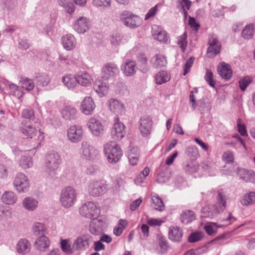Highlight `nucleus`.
Masks as SVG:
<instances>
[{
    "label": "nucleus",
    "mask_w": 255,
    "mask_h": 255,
    "mask_svg": "<svg viewBox=\"0 0 255 255\" xmlns=\"http://www.w3.org/2000/svg\"><path fill=\"white\" fill-rule=\"evenodd\" d=\"M183 236L182 231L178 227H172L170 228L168 236L169 239L174 242L181 241Z\"/></svg>",
    "instance_id": "cd10ccee"
},
{
    "label": "nucleus",
    "mask_w": 255,
    "mask_h": 255,
    "mask_svg": "<svg viewBox=\"0 0 255 255\" xmlns=\"http://www.w3.org/2000/svg\"><path fill=\"white\" fill-rule=\"evenodd\" d=\"M187 35L185 31L184 33L178 37V44L179 45L182 52H184L187 46Z\"/></svg>",
    "instance_id": "3c124183"
},
{
    "label": "nucleus",
    "mask_w": 255,
    "mask_h": 255,
    "mask_svg": "<svg viewBox=\"0 0 255 255\" xmlns=\"http://www.w3.org/2000/svg\"><path fill=\"white\" fill-rule=\"evenodd\" d=\"M152 206L153 208L159 211L164 210L165 207L163 201L157 194L151 195Z\"/></svg>",
    "instance_id": "72a5a7b5"
},
{
    "label": "nucleus",
    "mask_w": 255,
    "mask_h": 255,
    "mask_svg": "<svg viewBox=\"0 0 255 255\" xmlns=\"http://www.w3.org/2000/svg\"><path fill=\"white\" fill-rule=\"evenodd\" d=\"M87 126L91 133L95 136H101L104 132L103 125L99 120L90 118L87 122Z\"/></svg>",
    "instance_id": "4468645a"
},
{
    "label": "nucleus",
    "mask_w": 255,
    "mask_h": 255,
    "mask_svg": "<svg viewBox=\"0 0 255 255\" xmlns=\"http://www.w3.org/2000/svg\"><path fill=\"white\" fill-rule=\"evenodd\" d=\"M80 214L83 217L91 219L97 217L99 214L96 205L92 202H87L80 208Z\"/></svg>",
    "instance_id": "9b49d317"
},
{
    "label": "nucleus",
    "mask_w": 255,
    "mask_h": 255,
    "mask_svg": "<svg viewBox=\"0 0 255 255\" xmlns=\"http://www.w3.org/2000/svg\"><path fill=\"white\" fill-rule=\"evenodd\" d=\"M93 238L89 234H83L78 237L74 242L73 248L76 250L85 251L88 249Z\"/></svg>",
    "instance_id": "f8f14e48"
},
{
    "label": "nucleus",
    "mask_w": 255,
    "mask_h": 255,
    "mask_svg": "<svg viewBox=\"0 0 255 255\" xmlns=\"http://www.w3.org/2000/svg\"><path fill=\"white\" fill-rule=\"evenodd\" d=\"M94 5L97 7H108L111 4V0H93Z\"/></svg>",
    "instance_id": "680f3d73"
},
{
    "label": "nucleus",
    "mask_w": 255,
    "mask_h": 255,
    "mask_svg": "<svg viewBox=\"0 0 255 255\" xmlns=\"http://www.w3.org/2000/svg\"><path fill=\"white\" fill-rule=\"evenodd\" d=\"M90 23L89 19L84 16L79 17L73 25L74 30L78 33H84L90 28Z\"/></svg>",
    "instance_id": "f3484780"
},
{
    "label": "nucleus",
    "mask_w": 255,
    "mask_h": 255,
    "mask_svg": "<svg viewBox=\"0 0 255 255\" xmlns=\"http://www.w3.org/2000/svg\"><path fill=\"white\" fill-rule=\"evenodd\" d=\"M223 158L227 163L233 162V154L231 151H228L225 152L223 155Z\"/></svg>",
    "instance_id": "774afa93"
},
{
    "label": "nucleus",
    "mask_w": 255,
    "mask_h": 255,
    "mask_svg": "<svg viewBox=\"0 0 255 255\" xmlns=\"http://www.w3.org/2000/svg\"><path fill=\"white\" fill-rule=\"evenodd\" d=\"M228 197L223 189H220L217 192V202L214 206L213 212L210 211V208L205 207L202 209V216L205 218L212 219L214 214H218L223 212L226 207V202Z\"/></svg>",
    "instance_id": "f257e3e1"
},
{
    "label": "nucleus",
    "mask_w": 255,
    "mask_h": 255,
    "mask_svg": "<svg viewBox=\"0 0 255 255\" xmlns=\"http://www.w3.org/2000/svg\"><path fill=\"white\" fill-rule=\"evenodd\" d=\"M13 185L19 193H25L28 191L30 182L28 177L23 173H17L13 181Z\"/></svg>",
    "instance_id": "6e6552de"
},
{
    "label": "nucleus",
    "mask_w": 255,
    "mask_h": 255,
    "mask_svg": "<svg viewBox=\"0 0 255 255\" xmlns=\"http://www.w3.org/2000/svg\"><path fill=\"white\" fill-rule=\"evenodd\" d=\"M20 85L22 88L27 91L32 90L34 87V84L31 79L27 78H22L20 81Z\"/></svg>",
    "instance_id": "c03bdc74"
},
{
    "label": "nucleus",
    "mask_w": 255,
    "mask_h": 255,
    "mask_svg": "<svg viewBox=\"0 0 255 255\" xmlns=\"http://www.w3.org/2000/svg\"><path fill=\"white\" fill-rule=\"evenodd\" d=\"M106 228V223L100 220L93 219L91 221L89 231L93 235L98 236L101 235Z\"/></svg>",
    "instance_id": "a211bd4d"
},
{
    "label": "nucleus",
    "mask_w": 255,
    "mask_h": 255,
    "mask_svg": "<svg viewBox=\"0 0 255 255\" xmlns=\"http://www.w3.org/2000/svg\"><path fill=\"white\" fill-rule=\"evenodd\" d=\"M170 177V173L168 169L161 171L157 176L156 180L159 183H164L169 180Z\"/></svg>",
    "instance_id": "ea45409f"
},
{
    "label": "nucleus",
    "mask_w": 255,
    "mask_h": 255,
    "mask_svg": "<svg viewBox=\"0 0 255 255\" xmlns=\"http://www.w3.org/2000/svg\"><path fill=\"white\" fill-rule=\"evenodd\" d=\"M218 72L223 79L226 80H229L233 75L230 66L224 63H223V64L221 66H218Z\"/></svg>",
    "instance_id": "c85d7f7f"
},
{
    "label": "nucleus",
    "mask_w": 255,
    "mask_h": 255,
    "mask_svg": "<svg viewBox=\"0 0 255 255\" xmlns=\"http://www.w3.org/2000/svg\"><path fill=\"white\" fill-rule=\"evenodd\" d=\"M83 129L80 126H71L67 130V136L68 139L73 143H77L82 138Z\"/></svg>",
    "instance_id": "2eb2a0df"
},
{
    "label": "nucleus",
    "mask_w": 255,
    "mask_h": 255,
    "mask_svg": "<svg viewBox=\"0 0 255 255\" xmlns=\"http://www.w3.org/2000/svg\"><path fill=\"white\" fill-rule=\"evenodd\" d=\"M77 193L71 186H67L63 189L60 193V202L64 208L72 207L77 200Z\"/></svg>",
    "instance_id": "20e7f679"
},
{
    "label": "nucleus",
    "mask_w": 255,
    "mask_h": 255,
    "mask_svg": "<svg viewBox=\"0 0 255 255\" xmlns=\"http://www.w3.org/2000/svg\"><path fill=\"white\" fill-rule=\"evenodd\" d=\"M62 43L64 48L67 50L73 49L76 44L75 37L70 34L64 35L62 37Z\"/></svg>",
    "instance_id": "a878e982"
},
{
    "label": "nucleus",
    "mask_w": 255,
    "mask_h": 255,
    "mask_svg": "<svg viewBox=\"0 0 255 255\" xmlns=\"http://www.w3.org/2000/svg\"><path fill=\"white\" fill-rule=\"evenodd\" d=\"M151 62L155 68H161L165 67L167 64V61L164 56L161 55H156L154 56Z\"/></svg>",
    "instance_id": "e433bc0d"
},
{
    "label": "nucleus",
    "mask_w": 255,
    "mask_h": 255,
    "mask_svg": "<svg viewBox=\"0 0 255 255\" xmlns=\"http://www.w3.org/2000/svg\"><path fill=\"white\" fill-rule=\"evenodd\" d=\"M209 251L208 247L207 245L197 248L195 250H190L188 251L186 255H199L207 253Z\"/></svg>",
    "instance_id": "864d4df0"
},
{
    "label": "nucleus",
    "mask_w": 255,
    "mask_h": 255,
    "mask_svg": "<svg viewBox=\"0 0 255 255\" xmlns=\"http://www.w3.org/2000/svg\"><path fill=\"white\" fill-rule=\"evenodd\" d=\"M221 46H209L207 49L208 56L210 58L214 57L220 52Z\"/></svg>",
    "instance_id": "6e6d98bb"
},
{
    "label": "nucleus",
    "mask_w": 255,
    "mask_h": 255,
    "mask_svg": "<svg viewBox=\"0 0 255 255\" xmlns=\"http://www.w3.org/2000/svg\"><path fill=\"white\" fill-rule=\"evenodd\" d=\"M196 219V216L192 210L183 211L180 215L181 222L184 224H188Z\"/></svg>",
    "instance_id": "473e14b6"
},
{
    "label": "nucleus",
    "mask_w": 255,
    "mask_h": 255,
    "mask_svg": "<svg viewBox=\"0 0 255 255\" xmlns=\"http://www.w3.org/2000/svg\"><path fill=\"white\" fill-rule=\"evenodd\" d=\"M136 64L134 61L126 60L121 66V70L126 76H132L137 70Z\"/></svg>",
    "instance_id": "4be33fe9"
},
{
    "label": "nucleus",
    "mask_w": 255,
    "mask_h": 255,
    "mask_svg": "<svg viewBox=\"0 0 255 255\" xmlns=\"http://www.w3.org/2000/svg\"><path fill=\"white\" fill-rule=\"evenodd\" d=\"M150 172L149 168L148 167H146L144 168L141 174L137 177V178L135 180V182L136 183H142L143 181L141 177V175H142L144 178L147 176L149 175Z\"/></svg>",
    "instance_id": "69168bd1"
},
{
    "label": "nucleus",
    "mask_w": 255,
    "mask_h": 255,
    "mask_svg": "<svg viewBox=\"0 0 255 255\" xmlns=\"http://www.w3.org/2000/svg\"><path fill=\"white\" fill-rule=\"evenodd\" d=\"M154 38L159 41L163 42H166L168 40V37L165 30L158 34Z\"/></svg>",
    "instance_id": "338daca9"
},
{
    "label": "nucleus",
    "mask_w": 255,
    "mask_h": 255,
    "mask_svg": "<svg viewBox=\"0 0 255 255\" xmlns=\"http://www.w3.org/2000/svg\"><path fill=\"white\" fill-rule=\"evenodd\" d=\"M30 244L27 239H21L17 243L16 249L19 254L24 255L30 251Z\"/></svg>",
    "instance_id": "bb28decb"
},
{
    "label": "nucleus",
    "mask_w": 255,
    "mask_h": 255,
    "mask_svg": "<svg viewBox=\"0 0 255 255\" xmlns=\"http://www.w3.org/2000/svg\"><path fill=\"white\" fill-rule=\"evenodd\" d=\"M20 132L27 138H33L39 141L38 144L44 139L43 133L36 129L32 125L31 122L23 120L19 128Z\"/></svg>",
    "instance_id": "7ed1b4c3"
},
{
    "label": "nucleus",
    "mask_w": 255,
    "mask_h": 255,
    "mask_svg": "<svg viewBox=\"0 0 255 255\" xmlns=\"http://www.w3.org/2000/svg\"><path fill=\"white\" fill-rule=\"evenodd\" d=\"M213 78V74L212 71L209 69H207L205 76V79L212 87H215V82Z\"/></svg>",
    "instance_id": "4d7b16f0"
},
{
    "label": "nucleus",
    "mask_w": 255,
    "mask_h": 255,
    "mask_svg": "<svg viewBox=\"0 0 255 255\" xmlns=\"http://www.w3.org/2000/svg\"><path fill=\"white\" fill-rule=\"evenodd\" d=\"M186 154L192 158V160H195L199 156V153L197 147L195 146H190L188 147L185 150Z\"/></svg>",
    "instance_id": "8fccbe9b"
},
{
    "label": "nucleus",
    "mask_w": 255,
    "mask_h": 255,
    "mask_svg": "<svg viewBox=\"0 0 255 255\" xmlns=\"http://www.w3.org/2000/svg\"><path fill=\"white\" fill-rule=\"evenodd\" d=\"M194 61L193 57H190L188 59L184 64V73L183 75L185 76L189 71L190 68L192 67Z\"/></svg>",
    "instance_id": "0e129e2a"
},
{
    "label": "nucleus",
    "mask_w": 255,
    "mask_h": 255,
    "mask_svg": "<svg viewBox=\"0 0 255 255\" xmlns=\"http://www.w3.org/2000/svg\"><path fill=\"white\" fill-rule=\"evenodd\" d=\"M80 158L82 160L93 161L99 155V151L87 141H82L79 149Z\"/></svg>",
    "instance_id": "39448f33"
},
{
    "label": "nucleus",
    "mask_w": 255,
    "mask_h": 255,
    "mask_svg": "<svg viewBox=\"0 0 255 255\" xmlns=\"http://www.w3.org/2000/svg\"><path fill=\"white\" fill-rule=\"evenodd\" d=\"M62 82L69 89L73 90L77 85L75 75H67L62 77Z\"/></svg>",
    "instance_id": "f704fd0d"
},
{
    "label": "nucleus",
    "mask_w": 255,
    "mask_h": 255,
    "mask_svg": "<svg viewBox=\"0 0 255 255\" xmlns=\"http://www.w3.org/2000/svg\"><path fill=\"white\" fill-rule=\"evenodd\" d=\"M33 162L30 156H22L19 161L20 166L24 169L30 168L32 166Z\"/></svg>",
    "instance_id": "de8ad7c7"
},
{
    "label": "nucleus",
    "mask_w": 255,
    "mask_h": 255,
    "mask_svg": "<svg viewBox=\"0 0 255 255\" xmlns=\"http://www.w3.org/2000/svg\"><path fill=\"white\" fill-rule=\"evenodd\" d=\"M105 184L100 180H93L89 183L88 192L90 195L98 197L103 195L106 191Z\"/></svg>",
    "instance_id": "ddd939ff"
},
{
    "label": "nucleus",
    "mask_w": 255,
    "mask_h": 255,
    "mask_svg": "<svg viewBox=\"0 0 255 255\" xmlns=\"http://www.w3.org/2000/svg\"><path fill=\"white\" fill-rule=\"evenodd\" d=\"M1 201L7 205H12L17 200L16 194L12 191H5L1 196Z\"/></svg>",
    "instance_id": "2f4dec72"
},
{
    "label": "nucleus",
    "mask_w": 255,
    "mask_h": 255,
    "mask_svg": "<svg viewBox=\"0 0 255 255\" xmlns=\"http://www.w3.org/2000/svg\"><path fill=\"white\" fill-rule=\"evenodd\" d=\"M156 83L158 85H161L167 82L170 79L169 75L165 71L159 72L155 77Z\"/></svg>",
    "instance_id": "a19ab883"
},
{
    "label": "nucleus",
    "mask_w": 255,
    "mask_h": 255,
    "mask_svg": "<svg viewBox=\"0 0 255 255\" xmlns=\"http://www.w3.org/2000/svg\"><path fill=\"white\" fill-rule=\"evenodd\" d=\"M128 158L130 164L132 165H135L139 158L138 150L136 148H132L128 152Z\"/></svg>",
    "instance_id": "4c0bfd02"
},
{
    "label": "nucleus",
    "mask_w": 255,
    "mask_h": 255,
    "mask_svg": "<svg viewBox=\"0 0 255 255\" xmlns=\"http://www.w3.org/2000/svg\"><path fill=\"white\" fill-rule=\"evenodd\" d=\"M254 24L247 25L242 31V35L243 37L246 39L252 38L254 35Z\"/></svg>",
    "instance_id": "79ce46f5"
},
{
    "label": "nucleus",
    "mask_w": 255,
    "mask_h": 255,
    "mask_svg": "<svg viewBox=\"0 0 255 255\" xmlns=\"http://www.w3.org/2000/svg\"><path fill=\"white\" fill-rule=\"evenodd\" d=\"M125 126L119 121V117H115L114 123L111 129V136L115 140H121L126 135Z\"/></svg>",
    "instance_id": "9d476101"
},
{
    "label": "nucleus",
    "mask_w": 255,
    "mask_h": 255,
    "mask_svg": "<svg viewBox=\"0 0 255 255\" xmlns=\"http://www.w3.org/2000/svg\"><path fill=\"white\" fill-rule=\"evenodd\" d=\"M204 229L209 235H212L217 232L218 227L215 223H211L206 225Z\"/></svg>",
    "instance_id": "e2e57ef3"
},
{
    "label": "nucleus",
    "mask_w": 255,
    "mask_h": 255,
    "mask_svg": "<svg viewBox=\"0 0 255 255\" xmlns=\"http://www.w3.org/2000/svg\"><path fill=\"white\" fill-rule=\"evenodd\" d=\"M61 161L60 155L58 153L52 152L48 154L45 163L46 172L50 175H55Z\"/></svg>",
    "instance_id": "423d86ee"
},
{
    "label": "nucleus",
    "mask_w": 255,
    "mask_h": 255,
    "mask_svg": "<svg viewBox=\"0 0 255 255\" xmlns=\"http://www.w3.org/2000/svg\"><path fill=\"white\" fill-rule=\"evenodd\" d=\"M75 78L78 84L83 86L87 87L90 85L92 82V78L90 75L85 71H80L75 74Z\"/></svg>",
    "instance_id": "412c9836"
},
{
    "label": "nucleus",
    "mask_w": 255,
    "mask_h": 255,
    "mask_svg": "<svg viewBox=\"0 0 255 255\" xmlns=\"http://www.w3.org/2000/svg\"><path fill=\"white\" fill-rule=\"evenodd\" d=\"M255 203V192H250L244 195L241 200V204L244 206H248Z\"/></svg>",
    "instance_id": "c9c22d12"
},
{
    "label": "nucleus",
    "mask_w": 255,
    "mask_h": 255,
    "mask_svg": "<svg viewBox=\"0 0 255 255\" xmlns=\"http://www.w3.org/2000/svg\"><path fill=\"white\" fill-rule=\"evenodd\" d=\"M61 114L63 119L66 120L71 121L76 118V109L71 106H65L61 111Z\"/></svg>",
    "instance_id": "5701e85b"
},
{
    "label": "nucleus",
    "mask_w": 255,
    "mask_h": 255,
    "mask_svg": "<svg viewBox=\"0 0 255 255\" xmlns=\"http://www.w3.org/2000/svg\"><path fill=\"white\" fill-rule=\"evenodd\" d=\"M21 117L24 119L23 120H26L29 122L33 121L35 119L34 111L30 109H24L22 112Z\"/></svg>",
    "instance_id": "49530a36"
},
{
    "label": "nucleus",
    "mask_w": 255,
    "mask_h": 255,
    "mask_svg": "<svg viewBox=\"0 0 255 255\" xmlns=\"http://www.w3.org/2000/svg\"><path fill=\"white\" fill-rule=\"evenodd\" d=\"M62 250L66 254H71L73 253L71 246L68 243L67 240H62L61 241Z\"/></svg>",
    "instance_id": "13d9d810"
},
{
    "label": "nucleus",
    "mask_w": 255,
    "mask_h": 255,
    "mask_svg": "<svg viewBox=\"0 0 255 255\" xmlns=\"http://www.w3.org/2000/svg\"><path fill=\"white\" fill-rule=\"evenodd\" d=\"M33 234L35 236L44 235V233L46 231V228L44 225L40 222H35L33 224L32 228Z\"/></svg>",
    "instance_id": "58836bf2"
},
{
    "label": "nucleus",
    "mask_w": 255,
    "mask_h": 255,
    "mask_svg": "<svg viewBox=\"0 0 255 255\" xmlns=\"http://www.w3.org/2000/svg\"><path fill=\"white\" fill-rule=\"evenodd\" d=\"M137 60L141 64L140 70L143 73H145L147 71V58L143 54H140L137 57Z\"/></svg>",
    "instance_id": "09e8293b"
},
{
    "label": "nucleus",
    "mask_w": 255,
    "mask_h": 255,
    "mask_svg": "<svg viewBox=\"0 0 255 255\" xmlns=\"http://www.w3.org/2000/svg\"><path fill=\"white\" fill-rule=\"evenodd\" d=\"M36 79L37 84L43 87L47 86L50 80L49 77L46 74H38L36 76Z\"/></svg>",
    "instance_id": "a18cd8bd"
},
{
    "label": "nucleus",
    "mask_w": 255,
    "mask_h": 255,
    "mask_svg": "<svg viewBox=\"0 0 255 255\" xmlns=\"http://www.w3.org/2000/svg\"><path fill=\"white\" fill-rule=\"evenodd\" d=\"M104 152L108 161L113 164L119 162L123 154L120 145L113 141L104 145Z\"/></svg>",
    "instance_id": "f03ea898"
},
{
    "label": "nucleus",
    "mask_w": 255,
    "mask_h": 255,
    "mask_svg": "<svg viewBox=\"0 0 255 255\" xmlns=\"http://www.w3.org/2000/svg\"><path fill=\"white\" fill-rule=\"evenodd\" d=\"M221 46H209L207 49L208 56L210 58L214 57L220 52Z\"/></svg>",
    "instance_id": "5fc2aeb1"
},
{
    "label": "nucleus",
    "mask_w": 255,
    "mask_h": 255,
    "mask_svg": "<svg viewBox=\"0 0 255 255\" xmlns=\"http://www.w3.org/2000/svg\"><path fill=\"white\" fill-rule=\"evenodd\" d=\"M120 21L126 26L134 28L141 24L140 18L131 12L125 10L120 15Z\"/></svg>",
    "instance_id": "0eeeda50"
},
{
    "label": "nucleus",
    "mask_w": 255,
    "mask_h": 255,
    "mask_svg": "<svg viewBox=\"0 0 255 255\" xmlns=\"http://www.w3.org/2000/svg\"><path fill=\"white\" fill-rule=\"evenodd\" d=\"M50 245L48 238L45 235H41L35 242V247L40 251H44Z\"/></svg>",
    "instance_id": "c756f323"
},
{
    "label": "nucleus",
    "mask_w": 255,
    "mask_h": 255,
    "mask_svg": "<svg viewBox=\"0 0 255 255\" xmlns=\"http://www.w3.org/2000/svg\"><path fill=\"white\" fill-rule=\"evenodd\" d=\"M117 65L112 62L105 64L102 69L101 77L103 80L113 81L119 73Z\"/></svg>",
    "instance_id": "1a4fd4ad"
},
{
    "label": "nucleus",
    "mask_w": 255,
    "mask_h": 255,
    "mask_svg": "<svg viewBox=\"0 0 255 255\" xmlns=\"http://www.w3.org/2000/svg\"><path fill=\"white\" fill-rule=\"evenodd\" d=\"M108 103L110 110L117 115L116 117H119V115H122L125 113L124 104L120 101L111 99Z\"/></svg>",
    "instance_id": "aec40b11"
},
{
    "label": "nucleus",
    "mask_w": 255,
    "mask_h": 255,
    "mask_svg": "<svg viewBox=\"0 0 255 255\" xmlns=\"http://www.w3.org/2000/svg\"><path fill=\"white\" fill-rule=\"evenodd\" d=\"M59 4L63 7L66 11L68 13H71L75 9L73 3L71 0H58Z\"/></svg>",
    "instance_id": "37998d69"
},
{
    "label": "nucleus",
    "mask_w": 255,
    "mask_h": 255,
    "mask_svg": "<svg viewBox=\"0 0 255 255\" xmlns=\"http://www.w3.org/2000/svg\"><path fill=\"white\" fill-rule=\"evenodd\" d=\"M23 208L27 211H34L38 207V201L31 197H26L22 202Z\"/></svg>",
    "instance_id": "393cba45"
},
{
    "label": "nucleus",
    "mask_w": 255,
    "mask_h": 255,
    "mask_svg": "<svg viewBox=\"0 0 255 255\" xmlns=\"http://www.w3.org/2000/svg\"><path fill=\"white\" fill-rule=\"evenodd\" d=\"M139 130L143 136H147L150 133L152 120L151 119L147 116L142 117L139 120Z\"/></svg>",
    "instance_id": "dca6fc26"
},
{
    "label": "nucleus",
    "mask_w": 255,
    "mask_h": 255,
    "mask_svg": "<svg viewBox=\"0 0 255 255\" xmlns=\"http://www.w3.org/2000/svg\"><path fill=\"white\" fill-rule=\"evenodd\" d=\"M238 174L241 179L246 182H252L255 181V173L245 169H239Z\"/></svg>",
    "instance_id": "7c9ffc66"
},
{
    "label": "nucleus",
    "mask_w": 255,
    "mask_h": 255,
    "mask_svg": "<svg viewBox=\"0 0 255 255\" xmlns=\"http://www.w3.org/2000/svg\"><path fill=\"white\" fill-rule=\"evenodd\" d=\"M94 89L100 97H103L108 93L109 85L102 80H98L94 84Z\"/></svg>",
    "instance_id": "b1692460"
},
{
    "label": "nucleus",
    "mask_w": 255,
    "mask_h": 255,
    "mask_svg": "<svg viewBox=\"0 0 255 255\" xmlns=\"http://www.w3.org/2000/svg\"><path fill=\"white\" fill-rule=\"evenodd\" d=\"M123 37L120 33L118 32H113L110 36V41L111 44L114 46L119 45L122 40Z\"/></svg>",
    "instance_id": "603ef678"
},
{
    "label": "nucleus",
    "mask_w": 255,
    "mask_h": 255,
    "mask_svg": "<svg viewBox=\"0 0 255 255\" xmlns=\"http://www.w3.org/2000/svg\"><path fill=\"white\" fill-rule=\"evenodd\" d=\"M95 104L90 97H86L82 101L80 106L81 112L86 115H91L95 109Z\"/></svg>",
    "instance_id": "6ab92c4d"
},
{
    "label": "nucleus",
    "mask_w": 255,
    "mask_h": 255,
    "mask_svg": "<svg viewBox=\"0 0 255 255\" xmlns=\"http://www.w3.org/2000/svg\"><path fill=\"white\" fill-rule=\"evenodd\" d=\"M203 237L202 232H195L192 233L188 237V241L190 243H195L200 241Z\"/></svg>",
    "instance_id": "052dcab7"
},
{
    "label": "nucleus",
    "mask_w": 255,
    "mask_h": 255,
    "mask_svg": "<svg viewBox=\"0 0 255 255\" xmlns=\"http://www.w3.org/2000/svg\"><path fill=\"white\" fill-rule=\"evenodd\" d=\"M251 79L248 76L241 79L239 82L240 89L242 91H245L249 85L251 83Z\"/></svg>",
    "instance_id": "bf43d9fd"
}]
</instances>
